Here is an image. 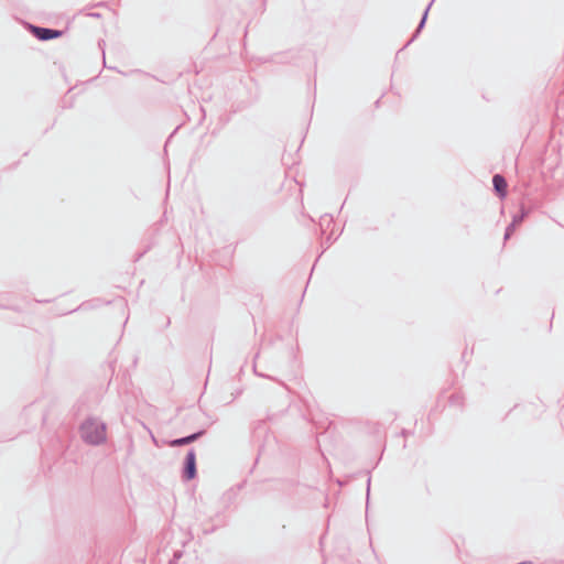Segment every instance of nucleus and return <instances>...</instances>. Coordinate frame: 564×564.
I'll list each match as a JSON object with an SVG mask.
<instances>
[{
  "instance_id": "f257e3e1",
  "label": "nucleus",
  "mask_w": 564,
  "mask_h": 564,
  "mask_svg": "<svg viewBox=\"0 0 564 564\" xmlns=\"http://www.w3.org/2000/svg\"><path fill=\"white\" fill-rule=\"evenodd\" d=\"M82 437L90 444H100L106 440V426L95 420H87L80 427Z\"/></svg>"
},
{
  "instance_id": "f03ea898",
  "label": "nucleus",
  "mask_w": 564,
  "mask_h": 564,
  "mask_svg": "<svg viewBox=\"0 0 564 564\" xmlns=\"http://www.w3.org/2000/svg\"><path fill=\"white\" fill-rule=\"evenodd\" d=\"M34 35L42 40V41H46V40H51V39H56V37H59L62 35V32L61 31H56V30H51V29H44V28H37V26H34L32 29Z\"/></svg>"
},
{
  "instance_id": "7ed1b4c3",
  "label": "nucleus",
  "mask_w": 564,
  "mask_h": 564,
  "mask_svg": "<svg viewBox=\"0 0 564 564\" xmlns=\"http://www.w3.org/2000/svg\"><path fill=\"white\" fill-rule=\"evenodd\" d=\"M196 476V455L194 452H189L186 455L185 477L186 479H193Z\"/></svg>"
},
{
  "instance_id": "20e7f679",
  "label": "nucleus",
  "mask_w": 564,
  "mask_h": 564,
  "mask_svg": "<svg viewBox=\"0 0 564 564\" xmlns=\"http://www.w3.org/2000/svg\"><path fill=\"white\" fill-rule=\"evenodd\" d=\"M492 183H494V187H495L496 192L498 193V195L501 198L506 197L508 185H507L505 177L497 174L494 176Z\"/></svg>"
},
{
  "instance_id": "39448f33",
  "label": "nucleus",
  "mask_w": 564,
  "mask_h": 564,
  "mask_svg": "<svg viewBox=\"0 0 564 564\" xmlns=\"http://www.w3.org/2000/svg\"><path fill=\"white\" fill-rule=\"evenodd\" d=\"M195 438H196V435H191V436H187V437H184V438L175 440L172 443V445L180 446V445L188 444L192 441H194Z\"/></svg>"
}]
</instances>
